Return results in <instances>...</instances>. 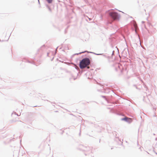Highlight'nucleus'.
Wrapping results in <instances>:
<instances>
[{
  "mask_svg": "<svg viewBox=\"0 0 157 157\" xmlns=\"http://www.w3.org/2000/svg\"><path fill=\"white\" fill-rule=\"evenodd\" d=\"M90 63V61L88 58L83 59L80 62L79 67L82 69L88 66Z\"/></svg>",
  "mask_w": 157,
  "mask_h": 157,
  "instance_id": "obj_1",
  "label": "nucleus"
},
{
  "mask_svg": "<svg viewBox=\"0 0 157 157\" xmlns=\"http://www.w3.org/2000/svg\"><path fill=\"white\" fill-rule=\"evenodd\" d=\"M110 15L114 20L117 19L118 18V15L117 13L111 12L110 13Z\"/></svg>",
  "mask_w": 157,
  "mask_h": 157,
  "instance_id": "obj_2",
  "label": "nucleus"
},
{
  "mask_svg": "<svg viewBox=\"0 0 157 157\" xmlns=\"http://www.w3.org/2000/svg\"><path fill=\"white\" fill-rule=\"evenodd\" d=\"M132 121V118H129L128 117V119H127V122H128L129 123H130Z\"/></svg>",
  "mask_w": 157,
  "mask_h": 157,
  "instance_id": "obj_3",
  "label": "nucleus"
},
{
  "mask_svg": "<svg viewBox=\"0 0 157 157\" xmlns=\"http://www.w3.org/2000/svg\"><path fill=\"white\" fill-rule=\"evenodd\" d=\"M127 119H128V117H125L124 118H122L121 120L122 121H127Z\"/></svg>",
  "mask_w": 157,
  "mask_h": 157,
  "instance_id": "obj_4",
  "label": "nucleus"
},
{
  "mask_svg": "<svg viewBox=\"0 0 157 157\" xmlns=\"http://www.w3.org/2000/svg\"><path fill=\"white\" fill-rule=\"evenodd\" d=\"M49 3H51L52 2V0H47Z\"/></svg>",
  "mask_w": 157,
  "mask_h": 157,
  "instance_id": "obj_5",
  "label": "nucleus"
},
{
  "mask_svg": "<svg viewBox=\"0 0 157 157\" xmlns=\"http://www.w3.org/2000/svg\"><path fill=\"white\" fill-rule=\"evenodd\" d=\"M89 67H87V68H89Z\"/></svg>",
  "mask_w": 157,
  "mask_h": 157,
  "instance_id": "obj_6",
  "label": "nucleus"
}]
</instances>
